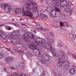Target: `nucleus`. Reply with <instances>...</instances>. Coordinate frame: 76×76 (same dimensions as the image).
Here are the masks:
<instances>
[{
  "label": "nucleus",
  "instance_id": "obj_26",
  "mask_svg": "<svg viewBox=\"0 0 76 76\" xmlns=\"http://www.w3.org/2000/svg\"><path fill=\"white\" fill-rule=\"evenodd\" d=\"M59 25L60 26H63V22H61L59 23Z\"/></svg>",
  "mask_w": 76,
  "mask_h": 76
},
{
  "label": "nucleus",
  "instance_id": "obj_62",
  "mask_svg": "<svg viewBox=\"0 0 76 76\" xmlns=\"http://www.w3.org/2000/svg\"><path fill=\"white\" fill-rule=\"evenodd\" d=\"M31 31H33L32 30H31Z\"/></svg>",
  "mask_w": 76,
  "mask_h": 76
},
{
  "label": "nucleus",
  "instance_id": "obj_9",
  "mask_svg": "<svg viewBox=\"0 0 76 76\" xmlns=\"http://www.w3.org/2000/svg\"><path fill=\"white\" fill-rule=\"evenodd\" d=\"M27 35L30 39H34L35 38L34 34L32 33H27Z\"/></svg>",
  "mask_w": 76,
  "mask_h": 76
},
{
  "label": "nucleus",
  "instance_id": "obj_58",
  "mask_svg": "<svg viewBox=\"0 0 76 76\" xmlns=\"http://www.w3.org/2000/svg\"><path fill=\"white\" fill-rule=\"evenodd\" d=\"M40 2H42V1H43V0H40Z\"/></svg>",
  "mask_w": 76,
  "mask_h": 76
},
{
  "label": "nucleus",
  "instance_id": "obj_30",
  "mask_svg": "<svg viewBox=\"0 0 76 76\" xmlns=\"http://www.w3.org/2000/svg\"><path fill=\"white\" fill-rule=\"evenodd\" d=\"M33 13L35 14V15H38V12L36 11L33 12Z\"/></svg>",
  "mask_w": 76,
  "mask_h": 76
},
{
  "label": "nucleus",
  "instance_id": "obj_63",
  "mask_svg": "<svg viewBox=\"0 0 76 76\" xmlns=\"http://www.w3.org/2000/svg\"><path fill=\"white\" fill-rule=\"evenodd\" d=\"M14 45H16V44H14V43H13Z\"/></svg>",
  "mask_w": 76,
  "mask_h": 76
},
{
  "label": "nucleus",
  "instance_id": "obj_60",
  "mask_svg": "<svg viewBox=\"0 0 76 76\" xmlns=\"http://www.w3.org/2000/svg\"><path fill=\"white\" fill-rule=\"evenodd\" d=\"M22 20V19L21 18L20 19V20Z\"/></svg>",
  "mask_w": 76,
  "mask_h": 76
},
{
  "label": "nucleus",
  "instance_id": "obj_57",
  "mask_svg": "<svg viewBox=\"0 0 76 76\" xmlns=\"http://www.w3.org/2000/svg\"><path fill=\"white\" fill-rule=\"evenodd\" d=\"M10 52H11V54H13V52H12V51H10Z\"/></svg>",
  "mask_w": 76,
  "mask_h": 76
},
{
  "label": "nucleus",
  "instance_id": "obj_39",
  "mask_svg": "<svg viewBox=\"0 0 76 76\" xmlns=\"http://www.w3.org/2000/svg\"><path fill=\"white\" fill-rule=\"evenodd\" d=\"M72 57L73 58H76V56H75L74 55H72Z\"/></svg>",
  "mask_w": 76,
  "mask_h": 76
},
{
  "label": "nucleus",
  "instance_id": "obj_59",
  "mask_svg": "<svg viewBox=\"0 0 76 76\" xmlns=\"http://www.w3.org/2000/svg\"><path fill=\"white\" fill-rule=\"evenodd\" d=\"M12 20H15V19H12Z\"/></svg>",
  "mask_w": 76,
  "mask_h": 76
},
{
  "label": "nucleus",
  "instance_id": "obj_6",
  "mask_svg": "<svg viewBox=\"0 0 76 76\" xmlns=\"http://www.w3.org/2000/svg\"><path fill=\"white\" fill-rule=\"evenodd\" d=\"M0 37L3 38V41L4 42H7V35L3 33V31H0Z\"/></svg>",
  "mask_w": 76,
  "mask_h": 76
},
{
  "label": "nucleus",
  "instance_id": "obj_64",
  "mask_svg": "<svg viewBox=\"0 0 76 76\" xmlns=\"http://www.w3.org/2000/svg\"><path fill=\"white\" fill-rule=\"evenodd\" d=\"M18 66L19 67H20V66Z\"/></svg>",
  "mask_w": 76,
  "mask_h": 76
},
{
  "label": "nucleus",
  "instance_id": "obj_7",
  "mask_svg": "<svg viewBox=\"0 0 76 76\" xmlns=\"http://www.w3.org/2000/svg\"><path fill=\"white\" fill-rule=\"evenodd\" d=\"M52 25L53 26L56 28H60V27L59 22H53L52 23Z\"/></svg>",
  "mask_w": 76,
  "mask_h": 76
},
{
  "label": "nucleus",
  "instance_id": "obj_44",
  "mask_svg": "<svg viewBox=\"0 0 76 76\" xmlns=\"http://www.w3.org/2000/svg\"><path fill=\"white\" fill-rule=\"evenodd\" d=\"M35 29H37V30L39 29V30H40V28H39L37 27H36Z\"/></svg>",
  "mask_w": 76,
  "mask_h": 76
},
{
  "label": "nucleus",
  "instance_id": "obj_38",
  "mask_svg": "<svg viewBox=\"0 0 76 76\" xmlns=\"http://www.w3.org/2000/svg\"><path fill=\"white\" fill-rule=\"evenodd\" d=\"M43 31H48V29L47 28H45L43 30Z\"/></svg>",
  "mask_w": 76,
  "mask_h": 76
},
{
  "label": "nucleus",
  "instance_id": "obj_61",
  "mask_svg": "<svg viewBox=\"0 0 76 76\" xmlns=\"http://www.w3.org/2000/svg\"><path fill=\"white\" fill-rule=\"evenodd\" d=\"M15 26H17L16 25H15Z\"/></svg>",
  "mask_w": 76,
  "mask_h": 76
},
{
  "label": "nucleus",
  "instance_id": "obj_46",
  "mask_svg": "<svg viewBox=\"0 0 76 76\" xmlns=\"http://www.w3.org/2000/svg\"><path fill=\"white\" fill-rule=\"evenodd\" d=\"M6 49L7 50V51H10V49H8L7 48H6Z\"/></svg>",
  "mask_w": 76,
  "mask_h": 76
},
{
  "label": "nucleus",
  "instance_id": "obj_35",
  "mask_svg": "<svg viewBox=\"0 0 76 76\" xmlns=\"http://www.w3.org/2000/svg\"><path fill=\"white\" fill-rule=\"evenodd\" d=\"M9 26H5V28L6 29H8V28H9Z\"/></svg>",
  "mask_w": 76,
  "mask_h": 76
},
{
  "label": "nucleus",
  "instance_id": "obj_5",
  "mask_svg": "<svg viewBox=\"0 0 76 76\" xmlns=\"http://www.w3.org/2000/svg\"><path fill=\"white\" fill-rule=\"evenodd\" d=\"M29 48L30 49H32V48H33V53L34 54L36 55V56H38V55H39L40 54V51L38 49V48L33 43L32 44L29 45L28 46Z\"/></svg>",
  "mask_w": 76,
  "mask_h": 76
},
{
  "label": "nucleus",
  "instance_id": "obj_13",
  "mask_svg": "<svg viewBox=\"0 0 76 76\" xmlns=\"http://www.w3.org/2000/svg\"><path fill=\"white\" fill-rule=\"evenodd\" d=\"M40 18L41 19H47L48 17L47 15H45L43 14V13H41L40 14Z\"/></svg>",
  "mask_w": 76,
  "mask_h": 76
},
{
  "label": "nucleus",
  "instance_id": "obj_12",
  "mask_svg": "<svg viewBox=\"0 0 76 76\" xmlns=\"http://www.w3.org/2000/svg\"><path fill=\"white\" fill-rule=\"evenodd\" d=\"M59 61L61 63H64L65 62V57L64 56H63L61 57V58L59 59Z\"/></svg>",
  "mask_w": 76,
  "mask_h": 76
},
{
  "label": "nucleus",
  "instance_id": "obj_16",
  "mask_svg": "<svg viewBox=\"0 0 76 76\" xmlns=\"http://www.w3.org/2000/svg\"><path fill=\"white\" fill-rule=\"evenodd\" d=\"M69 73L71 75L75 73V69L73 68H71L69 70Z\"/></svg>",
  "mask_w": 76,
  "mask_h": 76
},
{
  "label": "nucleus",
  "instance_id": "obj_48",
  "mask_svg": "<svg viewBox=\"0 0 76 76\" xmlns=\"http://www.w3.org/2000/svg\"><path fill=\"white\" fill-rule=\"evenodd\" d=\"M1 26H3V24H1L0 25V28H1Z\"/></svg>",
  "mask_w": 76,
  "mask_h": 76
},
{
  "label": "nucleus",
  "instance_id": "obj_10",
  "mask_svg": "<svg viewBox=\"0 0 76 76\" xmlns=\"http://www.w3.org/2000/svg\"><path fill=\"white\" fill-rule=\"evenodd\" d=\"M13 60V57L12 56H9L8 57L6 58L5 60V61H7V63H8V62H10V61H12Z\"/></svg>",
  "mask_w": 76,
  "mask_h": 76
},
{
  "label": "nucleus",
  "instance_id": "obj_11",
  "mask_svg": "<svg viewBox=\"0 0 76 76\" xmlns=\"http://www.w3.org/2000/svg\"><path fill=\"white\" fill-rule=\"evenodd\" d=\"M11 10V7L8 5V6H7L6 8L5 9V11L6 12H10Z\"/></svg>",
  "mask_w": 76,
  "mask_h": 76
},
{
  "label": "nucleus",
  "instance_id": "obj_52",
  "mask_svg": "<svg viewBox=\"0 0 76 76\" xmlns=\"http://www.w3.org/2000/svg\"><path fill=\"white\" fill-rule=\"evenodd\" d=\"M46 2L47 4H48V0H46Z\"/></svg>",
  "mask_w": 76,
  "mask_h": 76
},
{
  "label": "nucleus",
  "instance_id": "obj_54",
  "mask_svg": "<svg viewBox=\"0 0 76 76\" xmlns=\"http://www.w3.org/2000/svg\"><path fill=\"white\" fill-rule=\"evenodd\" d=\"M60 30L61 31H63V30L62 29H61Z\"/></svg>",
  "mask_w": 76,
  "mask_h": 76
},
{
  "label": "nucleus",
  "instance_id": "obj_32",
  "mask_svg": "<svg viewBox=\"0 0 76 76\" xmlns=\"http://www.w3.org/2000/svg\"><path fill=\"white\" fill-rule=\"evenodd\" d=\"M32 5H33L34 6H36V5H37V3L35 2L32 3Z\"/></svg>",
  "mask_w": 76,
  "mask_h": 76
},
{
  "label": "nucleus",
  "instance_id": "obj_41",
  "mask_svg": "<svg viewBox=\"0 0 76 76\" xmlns=\"http://www.w3.org/2000/svg\"><path fill=\"white\" fill-rule=\"evenodd\" d=\"M11 28L9 27V26L8 27V31H9V30L10 31V30H11Z\"/></svg>",
  "mask_w": 76,
  "mask_h": 76
},
{
  "label": "nucleus",
  "instance_id": "obj_53",
  "mask_svg": "<svg viewBox=\"0 0 76 76\" xmlns=\"http://www.w3.org/2000/svg\"><path fill=\"white\" fill-rule=\"evenodd\" d=\"M33 32H34V33H37V31H33Z\"/></svg>",
  "mask_w": 76,
  "mask_h": 76
},
{
  "label": "nucleus",
  "instance_id": "obj_25",
  "mask_svg": "<svg viewBox=\"0 0 76 76\" xmlns=\"http://www.w3.org/2000/svg\"><path fill=\"white\" fill-rule=\"evenodd\" d=\"M31 3L32 2L31 1H28L26 3V4H27V5L28 6H29V5H30V4H31Z\"/></svg>",
  "mask_w": 76,
  "mask_h": 76
},
{
  "label": "nucleus",
  "instance_id": "obj_51",
  "mask_svg": "<svg viewBox=\"0 0 76 76\" xmlns=\"http://www.w3.org/2000/svg\"><path fill=\"white\" fill-rule=\"evenodd\" d=\"M72 12H70V13H69V15H72Z\"/></svg>",
  "mask_w": 76,
  "mask_h": 76
},
{
  "label": "nucleus",
  "instance_id": "obj_24",
  "mask_svg": "<svg viewBox=\"0 0 76 76\" xmlns=\"http://www.w3.org/2000/svg\"><path fill=\"white\" fill-rule=\"evenodd\" d=\"M67 55L68 56H72V53L68 51L67 52Z\"/></svg>",
  "mask_w": 76,
  "mask_h": 76
},
{
  "label": "nucleus",
  "instance_id": "obj_21",
  "mask_svg": "<svg viewBox=\"0 0 76 76\" xmlns=\"http://www.w3.org/2000/svg\"><path fill=\"white\" fill-rule=\"evenodd\" d=\"M58 67H61L63 66V63L61 62H59L58 63Z\"/></svg>",
  "mask_w": 76,
  "mask_h": 76
},
{
  "label": "nucleus",
  "instance_id": "obj_40",
  "mask_svg": "<svg viewBox=\"0 0 76 76\" xmlns=\"http://www.w3.org/2000/svg\"><path fill=\"white\" fill-rule=\"evenodd\" d=\"M64 24H65L66 26H67L68 25V23L67 22H65L64 23Z\"/></svg>",
  "mask_w": 76,
  "mask_h": 76
},
{
  "label": "nucleus",
  "instance_id": "obj_3",
  "mask_svg": "<svg viewBox=\"0 0 76 76\" xmlns=\"http://www.w3.org/2000/svg\"><path fill=\"white\" fill-rule=\"evenodd\" d=\"M34 41L37 45H40L41 44L42 47H45V48L48 47V43L45 42V39L39 37H36V39L34 40Z\"/></svg>",
  "mask_w": 76,
  "mask_h": 76
},
{
  "label": "nucleus",
  "instance_id": "obj_33",
  "mask_svg": "<svg viewBox=\"0 0 76 76\" xmlns=\"http://www.w3.org/2000/svg\"><path fill=\"white\" fill-rule=\"evenodd\" d=\"M13 50H18V48L16 47H14L13 48Z\"/></svg>",
  "mask_w": 76,
  "mask_h": 76
},
{
  "label": "nucleus",
  "instance_id": "obj_31",
  "mask_svg": "<svg viewBox=\"0 0 76 76\" xmlns=\"http://www.w3.org/2000/svg\"><path fill=\"white\" fill-rule=\"evenodd\" d=\"M20 42L18 40L17 41L16 43L15 44H20Z\"/></svg>",
  "mask_w": 76,
  "mask_h": 76
},
{
  "label": "nucleus",
  "instance_id": "obj_4",
  "mask_svg": "<svg viewBox=\"0 0 76 76\" xmlns=\"http://www.w3.org/2000/svg\"><path fill=\"white\" fill-rule=\"evenodd\" d=\"M51 1L55 3L57 7L60 6L61 7H64L67 4V1L65 0H51Z\"/></svg>",
  "mask_w": 76,
  "mask_h": 76
},
{
  "label": "nucleus",
  "instance_id": "obj_50",
  "mask_svg": "<svg viewBox=\"0 0 76 76\" xmlns=\"http://www.w3.org/2000/svg\"><path fill=\"white\" fill-rule=\"evenodd\" d=\"M58 75H59V76H62L61 75V74L60 73H59L58 74Z\"/></svg>",
  "mask_w": 76,
  "mask_h": 76
},
{
  "label": "nucleus",
  "instance_id": "obj_47",
  "mask_svg": "<svg viewBox=\"0 0 76 76\" xmlns=\"http://www.w3.org/2000/svg\"><path fill=\"white\" fill-rule=\"evenodd\" d=\"M4 70H5V72H7V70H6V68H4Z\"/></svg>",
  "mask_w": 76,
  "mask_h": 76
},
{
  "label": "nucleus",
  "instance_id": "obj_22",
  "mask_svg": "<svg viewBox=\"0 0 76 76\" xmlns=\"http://www.w3.org/2000/svg\"><path fill=\"white\" fill-rule=\"evenodd\" d=\"M42 56V57L43 58H46L48 57V56L46 54H43Z\"/></svg>",
  "mask_w": 76,
  "mask_h": 76
},
{
  "label": "nucleus",
  "instance_id": "obj_20",
  "mask_svg": "<svg viewBox=\"0 0 76 76\" xmlns=\"http://www.w3.org/2000/svg\"><path fill=\"white\" fill-rule=\"evenodd\" d=\"M21 12V9H16L15 11V13H19Z\"/></svg>",
  "mask_w": 76,
  "mask_h": 76
},
{
  "label": "nucleus",
  "instance_id": "obj_15",
  "mask_svg": "<svg viewBox=\"0 0 76 76\" xmlns=\"http://www.w3.org/2000/svg\"><path fill=\"white\" fill-rule=\"evenodd\" d=\"M18 33L20 35V36H25V34H23V33H25V32H23L21 30H19L18 31Z\"/></svg>",
  "mask_w": 76,
  "mask_h": 76
},
{
  "label": "nucleus",
  "instance_id": "obj_37",
  "mask_svg": "<svg viewBox=\"0 0 76 76\" xmlns=\"http://www.w3.org/2000/svg\"><path fill=\"white\" fill-rule=\"evenodd\" d=\"M36 25H37V26H39V25H40V24H39V23L38 22L36 24Z\"/></svg>",
  "mask_w": 76,
  "mask_h": 76
},
{
  "label": "nucleus",
  "instance_id": "obj_34",
  "mask_svg": "<svg viewBox=\"0 0 76 76\" xmlns=\"http://www.w3.org/2000/svg\"><path fill=\"white\" fill-rule=\"evenodd\" d=\"M45 11H47L48 10V7H45Z\"/></svg>",
  "mask_w": 76,
  "mask_h": 76
},
{
  "label": "nucleus",
  "instance_id": "obj_23",
  "mask_svg": "<svg viewBox=\"0 0 76 76\" xmlns=\"http://www.w3.org/2000/svg\"><path fill=\"white\" fill-rule=\"evenodd\" d=\"M4 57V54L3 53H0V59Z\"/></svg>",
  "mask_w": 76,
  "mask_h": 76
},
{
  "label": "nucleus",
  "instance_id": "obj_18",
  "mask_svg": "<svg viewBox=\"0 0 76 76\" xmlns=\"http://www.w3.org/2000/svg\"><path fill=\"white\" fill-rule=\"evenodd\" d=\"M44 63H45V62L42 60H40L39 61L37 62V64L39 65V66H40V64H44Z\"/></svg>",
  "mask_w": 76,
  "mask_h": 76
},
{
  "label": "nucleus",
  "instance_id": "obj_55",
  "mask_svg": "<svg viewBox=\"0 0 76 76\" xmlns=\"http://www.w3.org/2000/svg\"><path fill=\"white\" fill-rule=\"evenodd\" d=\"M15 25H19V24L18 23H15Z\"/></svg>",
  "mask_w": 76,
  "mask_h": 76
},
{
  "label": "nucleus",
  "instance_id": "obj_56",
  "mask_svg": "<svg viewBox=\"0 0 76 76\" xmlns=\"http://www.w3.org/2000/svg\"><path fill=\"white\" fill-rule=\"evenodd\" d=\"M12 25H15V23H12Z\"/></svg>",
  "mask_w": 76,
  "mask_h": 76
},
{
  "label": "nucleus",
  "instance_id": "obj_27",
  "mask_svg": "<svg viewBox=\"0 0 76 76\" xmlns=\"http://www.w3.org/2000/svg\"><path fill=\"white\" fill-rule=\"evenodd\" d=\"M18 53H24V51L23 50H20L18 52Z\"/></svg>",
  "mask_w": 76,
  "mask_h": 76
},
{
  "label": "nucleus",
  "instance_id": "obj_36",
  "mask_svg": "<svg viewBox=\"0 0 76 76\" xmlns=\"http://www.w3.org/2000/svg\"><path fill=\"white\" fill-rule=\"evenodd\" d=\"M58 45L59 47H63V45H62L60 44H58Z\"/></svg>",
  "mask_w": 76,
  "mask_h": 76
},
{
  "label": "nucleus",
  "instance_id": "obj_19",
  "mask_svg": "<svg viewBox=\"0 0 76 76\" xmlns=\"http://www.w3.org/2000/svg\"><path fill=\"white\" fill-rule=\"evenodd\" d=\"M23 40L24 41H26L27 42H29V38H28V37L27 36H26V37H24L23 38Z\"/></svg>",
  "mask_w": 76,
  "mask_h": 76
},
{
  "label": "nucleus",
  "instance_id": "obj_29",
  "mask_svg": "<svg viewBox=\"0 0 76 76\" xmlns=\"http://www.w3.org/2000/svg\"><path fill=\"white\" fill-rule=\"evenodd\" d=\"M58 53H63L64 52L61 50H58Z\"/></svg>",
  "mask_w": 76,
  "mask_h": 76
},
{
  "label": "nucleus",
  "instance_id": "obj_1",
  "mask_svg": "<svg viewBox=\"0 0 76 76\" xmlns=\"http://www.w3.org/2000/svg\"><path fill=\"white\" fill-rule=\"evenodd\" d=\"M55 34L52 32H49L48 34V50H50V52L51 53L53 57H57V55L56 53V50L52 47L51 45V38L52 37H54Z\"/></svg>",
  "mask_w": 76,
  "mask_h": 76
},
{
  "label": "nucleus",
  "instance_id": "obj_28",
  "mask_svg": "<svg viewBox=\"0 0 76 76\" xmlns=\"http://www.w3.org/2000/svg\"><path fill=\"white\" fill-rule=\"evenodd\" d=\"M45 72L44 71L42 72V75H41L40 76H43L44 75H45Z\"/></svg>",
  "mask_w": 76,
  "mask_h": 76
},
{
  "label": "nucleus",
  "instance_id": "obj_8",
  "mask_svg": "<svg viewBox=\"0 0 76 76\" xmlns=\"http://www.w3.org/2000/svg\"><path fill=\"white\" fill-rule=\"evenodd\" d=\"M54 10H53V11H55V13L54 14H51V15L53 17H54V16H56V14H57V12H60V9L57 7H54Z\"/></svg>",
  "mask_w": 76,
  "mask_h": 76
},
{
  "label": "nucleus",
  "instance_id": "obj_17",
  "mask_svg": "<svg viewBox=\"0 0 76 76\" xmlns=\"http://www.w3.org/2000/svg\"><path fill=\"white\" fill-rule=\"evenodd\" d=\"M16 34L15 33H12L11 34V35L9 36L8 37V38H9V39H12L13 38L12 36V37H14V36H16Z\"/></svg>",
  "mask_w": 76,
  "mask_h": 76
},
{
  "label": "nucleus",
  "instance_id": "obj_43",
  "mask_svg": "<svg viewBox=\"0 0 76 76\" xmlns=\"http://www.w3.org/2000/svg\"><path fill=\"white\" fill-rule=\"evenodd\" d=\"M30 57H32L34 56V55L32 54H30L29 55Z\"/></svg>",
  "mask_w": 76,
  "mask_h": 76
},
{
  "label": "nucleus",
  "instance_id": "obj_42",
  "mask_svg": "<svg viewBox=\"0 0 76 76\" xmlns=\"http://www.w3.org/2000/svg\"><path fill=\"white\" fill-rule=\"evenodd\" d=\"M10 68L11 69H13L14 70H15V68L13 67H10Z\"/></svg>",
  "mask_w": 76,
  "mask_h": 76
},
{
  "label": "nucleus",
  "instance_id": "obj_2",
  "mask_svg": "<svg viewBox=\"0 0 76 76\" xmlns=\"http://www.w3.org/2000/svg\"><path fill=\"white\" fill-rule=\"evenodd\" d=\"M37 6L34 7V6H31L30 7L29 6L25 7L23 10V12H24L23 15L27 17H29L31 18H34L33 13L30 11V9L31 10L32 8L33 10H37Z\"/></svg>",
  "mask_w": 76,
  "mask_h": 76
},
{
  "label": "nucleus",
  "instance_id": "obj_45",
  "mask_svg": "<svg viewBox=\"0 0 76 76\" xmlns=\"http://www.w3.org/2000/svg\"><path fill=\"white\" fill-rule=\"evenodd\" d=\"M3 48V46H2L1 44H0V48Z\"/></svg>",
  "mask_w": 76,
  "mask_h": 76
},
{
  "label": "nucleus",
  "instance_id": "obj_49",
  "mask_svg": "<svg viewBox=\"0 0 76 76\" xmlns=\"http://www.w3.org/2000/svg\"><path fill=\"white\" fill-rule=\"evenodd\" d=\"M21 25H23V26H27V25H26L25 24H21Z\"/></svg>",
  "mask_w": 76,
  "mask_h": 76
},
{
  "label": "nucleus",
  "instance_id": "obj_14",
  "mask_svg": "<svg viewBox=\"0 0 76 76\" xmlns=\"http://www.w3.org/2000/svg\"><path fill=\"white\" fill-rule=\"evenodd\" d=\"M8 6V4L7 3H3L2 4V6H1V8L2 9H4V10L6 8V7Z\"/></svg>",
  "mask_w": 76,
  "mask_h": 76
}]
</instances>
